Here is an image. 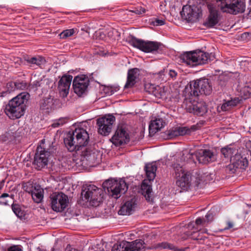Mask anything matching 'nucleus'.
<instances>
[{
	"mask_svg": "<svg viewBox=\"0 0 251 251\" xmlns=\"http://www.w3.org/2000/svg\"><path fill=\"white\" fill-rule=\"evenodd\" d=\"M89 141V134L81 127H77L72 132L69 131L64 139V144L70 152L82 151L87 147Z\"/></svg>",
	"mask_w": 251,
	"mask_h": 251,
	"instance_id": "f257e3e1",
	"label": "nucleus"
},
{
	"mask_svg": "<svg viewBox=\"0 0 251 251\" xmlns=\"http://www.w3.org/2000/svg\"><path fill=\"white\" fill-rule=\"evenodd\" d=\"M186 162L180 159V157L176 159V162L172 164L175 172L176 186L180 192L188 191L192 185V174L185 170L183 166Z\"/></svg>",
	"mask_w": 251,
	"mask_h": 251,
	"instance_id": "f03ea898",
	"label": "nucleus"
},
{
	"mask_svg": "<svg viewBox=\"0 0 251 251\" xmlns=\"http://www.w3.org/2000/svg\"><path fill=\"white\" fill-rule=\"evenodd\" d=\"M29 94L22 92L10 100L5 108V113L11 119L21 118L25 113V103L29 98Z\"/></svg>",
	"mask_w": 251,
	"mask_h": 251,
	"instance_id": "7ed1b4c3",
	"label": "nucleus"
},
{
	"mask_svg": "<svg viewBox=\"0 0 251 251\" xmlns=\"http://www.w3.org/2000/svg\"><path fill=\"white\" fill-rule=\"evenodd\" d=\"M196 158L200 163L207 164L212 162L216 160L215 155L214 152L210 150L201 149L194 153L185 151L182 153L180 156V159L183 160L184 162L188 163H195Z\"/></svg>",
	"mask_w": 251,
	"mask_h": 251,
	"instance_id": "20e7f679",
	"label": "nucleus"
},
{
	"mask_svg": "<svg viewBox=\"0 0 251 251\" xmlns=\"http://www.w3.org/2000/svg\"><path fill=\"white\" fill-rule=\"evenodd\" d=\"M103 194L102 190L93 184H86L82 187V200L89 202L92 206H99L102 202Z\"/></svg>",
	"mask_w": 251,
	"mask_h": 251,
	"instance_id": "39448f33",
	"label": "nucleus"
},
{
	"mask_svg": "<svg viewBox=\"0 0 251 251\" xmlns=\"http://www.w3.org/2000/svg\"><path fill=\"white\" fill-rule=\"evenodd\" d=\"M213 2L222 12L233 15L243 13L246 8L244 0H215Z\"/></svg>",
	"mask_w": 251,
	"mask_h": 251,
	"instance_id": "423d86ee",
	"label": "nucleus"
},
{
	"mask_svg": "<svg viewBox=\"0 0 251 251\" xmlns=\"http://www.w3.org/2000/svg\"><path fill=\"white\" fill-rule=\"evenodd\" d=\"M103 187L112 197L118 199L120 194H125L128 189V186L124 179L119 180L108 179L103 183Z\"/></svg>",
	"mask_w": 251,
	"mask_h": 251,
	"instance_id": "0eeeda50",
	"label": "nucleus"
},
{
	"mask_svg": "<svg viewBox=\"0 0 251 251\" xmlns=\"http://www.w3.org/2000/svg\"><path fill=\"white\" fill-rule=\"evenodd\" d=\"M190 96L197 98L200 94L210 95L212 91V86L207 78H201L190 82Z\"/></svg>",
	"mask_w": 251,
	"mask_h": 251,
	"instance_id": "6e6552de",
	"label": "nucleus"
},
{
	"mask_svg": "<svg viewBox=\"0 0 251 251\" xmlns=\"http://www.w3.org/2000/svg\"><path fill=\"white\" fill-rule=\"evenodd\" d=\"M127 40L131 46L147 53L157 51L161 45L160 44L156 42L144 41L133 35L128 36Z\"/></svg>",
	"mask_w": 251,
	"mask_h": 251,
	"instance_id": "1a4fd4ad",
	"label": "nucleus"
},
{
	"mask_svg": "<svg viewBox=\"0 0 251 251\" xmlns=\"http://www.w3.org/2000/svg\"><path fill=\"white\" fill-rule=\"evenodd\" d=\"M81 151V156L83 161L90 167H94L101 161V154L100 151L92 147H86Z\"/></svg>",
	"mask_w": 251,
	"mask_h": 251,
	"instance_id": "9d476101",
	"label": "nucleus"
},
{
	"mask_svg": "<svg viewBox=\"0 0 251 251\" xmlns=\"http://www.w3.org/2000/svg\"><path fill=\"white\" fill-rule=\"evenodd\" d=\"M144 248L142 241H123L119 244H115L112 251H145Z\"/></svg>",
	"mask_w": 251,
	"mask_h": 251,
	"instance_id": "9b49d317",
	"label": "nucleus"
},
{
	"mask_svg": "<svg viewBox=\"0 0 251 251\" xmlns=\"http://www.w3.org/2000/svg\"><path fill=\"white\" fill-rule=\"evenodd\" d=\"M45 139H44L41 140L40 145L37 147L34 156L33 163L38 170L41 169L47 164V151L45 148Z\"/></svg>",
	"mask_w": 251,
	"mask_h": 251,
	"instance_id": "f8f14e48",
	"label": "nucleus"
},
{
	"mask_svg": "<svg viewBox=\"0 0 251 251\" xmlns=\"http://www.w3.org/2000/svg\"><path fill=\"white\" fill-rule=\"evenodd\" d=\"M115 121V117L110 115L99 118L97 122L99 126L98 132L103 136L108 135L111 132L112 125Z\"/></svg>",
	"mask_w": 251,
	"mask_h": 251,
	"instance_id": "ddd939ff",
	"label": "nucleus"
},
{
	"mask_svg": "<svg viewBox=\"0 0 251 251\" xmlns=\"http://www.w3.org/2000/svg\"><path fill=\"white\" fill-rule=\"evenodd\" d=\"M180 14L186 20L194 21L202 15V10L198 6L186 5L183 6Z\"/></svg>",
	"mask_w": 251,
	"mask_h": 251,
	"instance_id": "4468645a",
	"label": "nucleus"
},
{
	"mask_svg": "<svg viewBox=\"0 0 251 251\" xmlns=\"http://www.w3.org/2000/svg\"><path fill=\"white\" fill-rule=\"evenodd\" d=\"M89 85V79L84 75L75 76L73 81L74 92L78 96H81L86 91Z\"/></svg>",
	"mask_w": 251,
	"mask_h": 251,
	"instance_id": "2eb2a0df",
	"label": "nucleus"
},
{
	"mask_svg": "<svg viewBox=\"0 0 251 251\" xmlns=\"http://www.w3.org/2000/svg\"><path fill=\"white\" fill-rule=\"evenodd\" d=\"M52 209L56 212L63 211L69 202L68 196L62 193H58L51 198Z\"/></svg>",
	"mask_w": 251,
	"mask_h": 251,
	"instance_id": "dca6fc26",
	"label": "nucleus"
},
{
	"mask_svg": "<svg viewBox=\"0 0 251 251\" xmlns=\"http://www.w3.org/2000/svg\"><path fill=\"white\" fill-rule=\"evenodd\" d=\"M111 141L115 146H121L129 141V136L125 127L118 126Z\"/></svg>",
	"mask_w": 251,
	"mask_h": 251,
	"instance_id": "f3484780",
	"label": "nucleus"
},
{
	"mask_svg": "<svg viewBox=\"0 0 251 251\" xmlns=\"http://www.w3.org/2000/svg\"><path fill=\"white\" fill-rule=\"evenodd\" d=\"M72 79V75H65L58 81L57 89L62 97L65 98L68 95Z\"/></svg>",
	"mask_w": 251,
	"mask_h": 251,
	"instance_id": "a211bd4d",
	"label": "nucleus"
},
{
	"mask_svg": "<svg viewBox=\"0 0 251 251\" xmlns=\"http://www.w3.org/2000/svg\"><path fill=\"white\" fill-rule=\"evenodd\" d=\"M207 8L210 14L204 25L212 27L218 23L219 9L213 2L207 4Z\"/></svg>",
	"mask_w": 251,
	"mask_h": 251,
	"instance_id": "6ab92c4d",
	"label": "nucleus"
},
{
	"mask_svg": "<svg viewBox=\"0 0 251 251\" xmlns=\"http://www.w3.org/2000/svg\"><path fill=\"white\" fill-rule=\"evenodd\" d=\"M139 75V70L133 68L128 70L127 72V80L124 88H128L133 87L136 83V80Z\"/></svg>",
	"mask_w": 251,
	"mask_h": 251,
	"instance_id": "aec40b11",
	"label": "nucleus"
},
{
	"mask_svg": "<svg viewBox=\"0 0 251 251\" xmlns=\"http://www.w3.org/2000/svg\"><path fill=\"white\" fill-rule=\"evenodd\" d=\"M141 193L145 197L146 200L148 201H152L153 195L152 193V188L151 181L145 179L141 185Z\"/></svg>",
	"mask_w": 251,
	"mask_h": 251,
	"instance_id": "412c9836",
	"label": "nucleus"
},
{
	"mask_svg": "<svg viewBox=\"0 0 251 251\" xmlns=\"http://www.w3.org/2000/svg\"><path fill=\"white\" fill-rule=\"evenodd\" d=\"M195 55L198 65L207 63L209 61L213 60L215 58L212 53L209 54L201 50L195 51Z\"/></svg>",
	"mask_w": 251,
	"mask_h": 251,
	"instance_id": "4be33fe9",
	"label": "nucleus"
},
{
	"mask_svg": "<svg viewBox=\"0 0 251 251\" xmlns=\"http://www.w3.org/2000/svg\"><path fill=\"white\" fill-rule=\"evenodd\" d=\"M206 219L201 217L198 218L195 222H192L188 224V227L189 228H194V226H205L209 223L211 222L213 220V214L211 211H208L205 215Z\"/></svg>",
	"mask_w": 251,
	"mask_h": 251,
	"instance_id": "5701e85b",
	"label": "nucleus"
},
{
	"mask_svg": "<svg viewBox=\"0 0 251 251\" xmlns=\"http://www.w3.org/2000/svg\"><path fill=\"white\" fill-rule=\"evenodd\" d=\"M233 167L236 169L245 170L248 166V161L246 157H243L240 154H235L233 159H231Z\"/></svg>",
	"mask_w": 251,
	"mask_h": 251,
	"instance_id": "b1692460",
	"label": "nucleus"
},
{
	"mask_svg": "<svg viewBox=\"0 0 251 251\" xmlns=\"http://www.w3.org/2000/svg\"><path fill=\"white\" fill-rule=\"evenodd\" d=\"M180 58L182 62L186 65L192 66L198 65L195 51L184 53L180 55Z\"/></svg>",
	"mask_w": 251,
	"mask_h": 251,
	"instance_id": "393cba45",
	"label": "nucleus"
},
{
	"mask_svg": "<svg viewBox=\"0 0 251 251\" xmlns=\"http://www.w3.org/2000/svg\"><path fill=\"white\" fill-rule=\"evenodd\" d=\"M136 205L135 201L132 199L129 201H126L123 205L118 211V214L122 215H130L131 212L134 210Z\"/></svg>",
	"mask_w": 251,
	"mask_h": 251,
	"instance_id": "a878e982",
	"label": "nucleus"
},
{
	"mask_svg": "<svg viewBox=\"0 0 251 251\" xmlns=\"http://www.w3.org/2000/svg\"><path fill=\"white\" fill-rule=\"evenodd\" d=\"M194 226V228H189L188 227V225L187 226V227L189 229H190L192 231H187L186 235L188 237H190L193 240H203L206 237L202 234L203 231H201V229L199 227V226Z\"/></svg>",
	"mask_w": 251,
	"mask_h": 251,
	"instance_id": "bb28decb",
	"label": "nucleus"
},
{
	"mask_svg": "<svg viewBox=\"0 0 251 251\" xmlns=\"http://www.w3.org/2000/svg\"><path fill=\"white\" fill-rule=\"evenodd\" d=\"M147 180L152 181L156 176L157 166L155 163H150L147 164L144 168Z\"/></svg>",
	"mask_w": 251,
	"mask_h": 251,
	"instance_id": "cd10ccee",
	"label": "nucleus"
},
{
	"mask_svg": "<svg viewBox=\"0 0 251 251\" xmlns=\"http://www.w3.org/2000/svg\"><path fill=\"white\" fill-rule=\"evenodd\" d=\"M20 85H22V83L12 81L8 82L4 88V90L0 93V96L1 97H6L16 89L20 88Z\"/></svg>",
	"mask_w": 251,
	"mask_h": 251,
	"instance_id": "c85d7f7f",
	"label": "nucleus"
},
{
	"mask_svg": "<svg viewBox=\"0 0 251 251\" xmlns=\"http://www.w3.org/2000/svg\"><path fill=\"white\" fill-rule=\"evenodd\" d=\"M165 122L161 118H156L151 120L149 125V131L150 133H155L160 130L164 126Z\"/></svg>",
	"mask_w": 251,
	"mask_h": 251,
	"instance_id": "c756f323",
	"label": "nucleus"
},
{
	"mask_svg": "<svg viewBox=\"0 0 251 251\" xmlns=\"http://www.w3.org/2000/svg\"><path fill=\"white\" fill-rule=\"evenodd\" d=\"M149 92L157 98L161 99L166 96V91L165 87L151 84Z\"/></svg>",
	"mask_w": 251,
	"mask_h": 251,
	"instance_id": "7c9ffc66",
	"label": "nucleus"
},
{
	"mask_svg": "<svg viewBox=\"0 0 251 251\" xmlns=\"http://www.w3.org/2000/svg\"><path fill=\"white\" fill-rule=\"evenodd\" d=\"M17 137L16 129L14 127H11L7 131L0 136V139L3 141H11Z\"/></svg>",
	"mask_w": 251,
	"mask_h": 251,
	"instance_id": "2f4dec72",
	"label": "nucleus"
},
{
	"mask_svg": "<svg viewBox=\"0 0 251 251\" xmlns=\"http://www.w3.org/2000/svg\"><path fill=\"white\" fill-rule=\"evenodd\" d=\"M33 200L36 203H40L42 201L44 197V190L40 185L37 186L36 189L30 194Z\"/></svg>",
	"mask_w": 251,
	"mask_h": 251,
	"instance_id": "473e14b6",
	"label": "nucleus"
},
{
	"mask_svg": "<svg viewBox=\"0 0 251 251\" xmlns=\"http://www.w3.org/2000/svg\"><path fill=\"white\" fill-rule=\"evenodd\" d=\"M193 112L198 116H203L207 112V105L204 102H198L193 105Z\"/></svg>",
	"mask_w": 251,
	"mask_h": 251,
	"instance_id": "72a5a7b5",
	"label": "nucleus"
},
{
	"mask_svg": "<svg viewBox=\"0 0 251 251\" xmlns=\"http://www.w3.org/2000/svg\"><path fill=\"white\" fill-rule=\"evenodd\" d=\"M240 100L239 98H235L228 100H224L222 105L221 108L223 111H228L239 103Z\"/></svg>",
	"mask_w": 251,
	"mask_h": 251,
	"instance_id": "f704fd0d",
	"label": "nucleus"
},
{
	"mask_svg": "<svg viewBox=\"0 0 251 251\" xmlns=\"http://www.w3.org/2000/svg\"><path fill=\"white\" fill-rule=\"evenodd\" d=\"M198 126L197 125H193L190 128L187 126H178V134L179 136H184L185 135H190L192 132L196 131L198 129Z\"/></svg>",
	"mask_w": 251,
	"mask_h": 251,
	"instance_id": "c9c22d12",
	"label": "nucleus"
},
{
	"mask_svg": "<svg viewBox=\"0 0 251 251\" xmlns=\"http://www.w3.org/2000/svg\"><path fill=\"white\" fill-rule=\"evenodd\" d=\"M221 153L225 158L231 160L234 157L233 155L237 154V151L235 148L226 147L222 148Z\"/></svg>",
	"mask_w": 251,
	"mask_h": 251,
	"instance_id": "e433bc0d",
	"label": "nucleus"
},
{
	"mask_svg": "<svg viewBox=\"0 0 251 251\" xmlns=\"http://www.w3.org/2000/svg\"><path fill=\"white\" fill-rule=\"evenodd\" d=\"M154 248L158 249H168L172 250L173 251H183L184 250L182 249H177L173 245L168 243L167 242H162L156 244Z\"/></svg>",
	"mask_w": 251,
	"mask_h": 251,
	"instance_id": "4c0bfd02",
	"label": "nucleus"
},
{
	"mask_svg": "<svg viewBox=\"0 0 251 251\" xmlns=\"http://www.w3.org/2000/svg\"><path fill=\"white\" fill-rule=\"evenodd\" d=\"M39 185V184L36 183L28 181L23 184V188L25 192L31 194L34 190V188L36 189V186Z\"/></svg>",
	"mask_w": 251,
	"mask_h": 251,
	"instance_id": "58836bf2",
	"label": "nucleus"
},
{
	"mask_svg": "<svg viewBox=\"0 0 251 251\" xmlns=\"http://www.w3.org/2000/svg\"><path fill=\"white\" fill-rule=\"evenodd\" d=\"M40 112L43 115L47 114V99L46 97H43L39 102Z\"/></svg>",
	"mask_w": 251,
	"mask_h": 251,
	"instance_id": "ea45409f",
	"label": "nucleus"
},
{
	"mask_svg": "<svg viewBox=\"0 0 251 251\" xmlns=\"http://www.w3.org/2000/svg\"><path fill=\"white\" fill-rule=\"evenodd\" d=\"M12 209L15 214L19 218H23L25 216V212L22 210L20 206L18 204H12Z\"/></svg>",
	"mask_w": 251,
	"mask_h": 251,
	"instance_id": "a19ab883",
	"label": "nucleus"
},
{
	"mask_svg": "<svg viewBox=\"0 0 251 251\" xmlns=\"http://www.w3.org/2000/svg\"><path fill=\"white\" fill-rule=\"evenodd\" d=\"M76 28H72L65 30L60 34V38L61 39H65L69 37L74 35L76 32Z\"/></svg>",
	"mask_w": 251,
	"mask_h": 251,
	"instance_id": "79ce46f5",
	"label": "nucleus"
},
{
	"mask_svg": "<svg viewBox=\"0 0 251 251\" xmlns=\"http://www.w3.org/2000/svg\"><path fill=\"white\" fill-rule=\"evenodd\" d=\"M0 199H3V201H0V203L7 205L9 201H12L13 198L12 196H10L8 194L4 193L0 195Z\"/></svg>",
	"mask_w": 251,
	"mask_h": 251,
	"instance_id": "37998d69",
	"label": "nucleus"
},
{
	"mask_svg": "<svg viewBox=\"0 0 251 251\" xmlns=\"http://www.w3.org/2000/svg\"><path fill=\"white\" fill-rule=\"evenodd\" d=\"M68 119L66 118L59 119L58 121L54 122L51 125L53 127H57L67 123Z\"/></svg>",
	"mask_w": 251,
	"mask_h": 251,
	"instance_id": "c03bdc74",
	"label": "nucleus"
},
{
	"mask_svg": "<svg viewBox=\"0 0 251 251\" xmlns=\"http://www.w3.org/2000/svg\"><path fill=\"white\" fill-rule=\"evenodd\" d=\"M68 119L66 118L59 119L58 121L54 122L51 125L53 127H57L67 123Z\"/></svg>",
	"mask_w": 251,
	"mask_h": 251,
	"instance_id": "a18cd8bd",
	"label": "nucleus"
},
{
	"mask_svg": "<svg viewBox=\"0 0 251 251\" xmlns=\"http://www.w3.org/2000/svg\"><path fill=\"white\" fill-rule=\"evenodd\" d=\"M178 127H176L170 130L168 135L170 138H174L178 136Z\"/></svg>",
	"mask_w": 251,
	"mask_h": 251,
	"instance_id": "49530a36",
	"label": "nucleus"
},
{
	"mask_svg": "<svg viewBox=\"0 0 251 251\" xmlns=\"http://www.w3.org/2000/svg\"><path fill=\"white\" fill-rule=\"evenodd\" d=\"M165 21L163 19H155L151 22V24L154 26H159L164 25Z\"/></svg>",
	"mask_w": 251,
	"mask_h": 251,
	"instance_id": "de8ad7c7",
	"label": "nucleus"
},
{
	"mask_svg": "<svg viewBox=\"0 0 251 251\" xmlns=\"http://www.w3.org/2000/svg\"><path fill=\"white\" fill-rule=\"evenodd\" d=\"M7 251H23L20 246L18 245H13L9 247Z\"/></svg>",
	"mask_w": 251,
	"mask_h": 251,
	"instance_id": "09e8293b",
	"label": "nucleus"
},
{
	"mask_svg": "<svg viewBox=\"0 0 251 251\" xmlns=\"http://www.w3.org/2000/svg\"><path fill=\"white\" fill-rule=\"evenodd\" d=\"M28 62L32 64H36L37 65H40V61L35 57H32L29 59Z\"/></svg>",
	"mask_w": 251,
	"mask_h": 251,
	"instance_id": "8fccbe9b",
	"label": "nucleus"
},
{
	"mask_svg": "<svg viewBox=\"0 0 251 251\" xmlns=\"http://www.w3.org/2000/svg\"><path fill=\"white\" fill-rule=\"evenodd\" d=\"M134 12L137 14H142L146 12V9L144 8L140 7V8L135 10Z\"/></svg>",
	"mask_w": 251,
	"mask_h": 251,
	"instance_id": "3c124183",
	"label": "nucleus"
},
{
	"mask_svg": "<svg viewBox=\"0 0 251 251\" xmlns=\"http://www.w3.org/2000/svg\"><path fill=\"white\" fill-rule=\"evenodd\" d=\"M169 75L171 78H174L177 75V73L174 70H171L169 71Z\"/></svg>",
	"mask_w": 251,
	"mask_h": 251,
	"instance_id": "603ef678",
	"label": "nucleus"
},
{
	"mask_svg": "<svg viewBox=\"0 0 251 251\" xmlns=\"http://www.w3.org/2000/svg\"><path fill=\"white\" fill-rule=\"evenodd\" d=\"M226 226L224 228V230H228L233 227V224L231 222L228 221L226 223Z\"/></svg>",
	"mask_w": 251,
	"mask_h": 251,
	"instance_id": "864d4df0",
	"label": "nucleus"
}]
</instances>
